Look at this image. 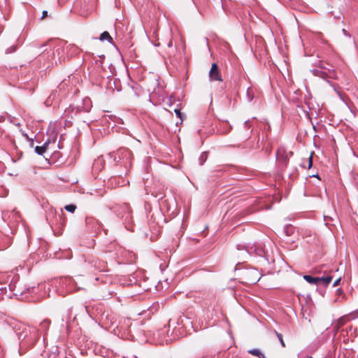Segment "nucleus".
I'll return each instance as SVG.
<instances>
[{
	"instance_id": "1",
	"label": "nucleus",
	"mask_w": 358,
	"mask_h": 358,
	"mask_svg": "<svg viewBox=\"0 0 358 358\" xmlns=\"http://www.w3.org/2000/svg\"><path fill=\"white\" fill-rule=\"evenodd\" d=\"M41 56L43 58H46L52 62V64H57V61L55 59V55L58 56V60H65L66 57H73L79 52V49L77 46L72 44H66L60 43L55 45L52 41H48L40 47Z\"/></svg>"
},
{
	"instance_id": "2",
	"label": "nucleus",
	"mask_w": 358,
	"mask_h": 358,
	"mask_svg": "<svg viewBox=\"0 0 358 358\" xmlns=\"http://www.w3.org/2000/svg\"><path fill=\"white\" fill-rule=\"evenodd\" d=\"M15 333L20 340V348L32 345L38 338V330L23 324L16 326Z\"/></svg>"
},
{
	"instance_id": "3",
	"label": "nucleus",
	"mask_w": 358,
	"mask_h": 358,
	"mask_svg": "<svg viewBox=\"0 0 358 358\" xmlns=\"http://www.w3.org/2000/svg\"><path fill=\"white\" fill-rule=\"evenodd\" d=\"M243 279L246 284H255L261 278V274L258 270L255 268L247 269L242 273Z\"/></svg>"
},
{
	"instance_id": "4",
	"label": "nucleus",
	"mask_w": 358,
	"mask_h": 358,
	"mask_svg": "<svg viewBox=\"0 0 358 358\" xmlns=\"http://www.w3.org/2000/svg\"><path fill=\"white\" fill-rule=\"evenodd\" d=\"M131 159V153L127 148H120L115 155V160L120 161L125 159L130 161Z\"/></svg>"
},
{
	"instance_id": "5",
	"label": "nucleus",
	"mask_w": 358,
	"mask_h": 358,
	"mask_svg": "<svg viewBox=\"0 0 358 358\" xmlns=\"http://www.w3.org/2000/svg\"><path fill=\"white\" fill-rule=\"evenodd\" d=\"M209 77L211 80L222 81L218 66L215 63H213L211 66V69L209 72Z\"/></svg>"
},
{
	"instance_id": "6",
	"label": "nucleus",
	"mask_w": 358,
	"mask_h": 358,
	"mask_svg": "<svg viewBox=\"0 0 358 358\" xmlns=\"http://www.w3.org/2000/svg\"><path fill=\"white\" fill-rule=\"evenodd\" d=\"M73 280L71 278H60L59 279V284L61 287H66L67 292H71L72 289L70 287L71 285H73Z\"/></svg>"
},
{
	"instance_id": "7",
	"label": "nucleus",
	"mask_w": 358,
	"mask_h": 358,
	"mask_svg": "<svg viewBox=\"0 0 358 358\" xmlns=\"http://www.w3.org/2000/svg\"><path fill=\"white\" fill-rule=\"evenodd\" d=\"M303 279L306 280L308 283L312 285L319 284V277H313L311 275H305Z\"/></svg>"
},
{
	"instance_id": "8",
	"label": "nucleus",
	"mask_w": 358,
	"mask_h": 358,
	"mask_svg": "<svg viewBox=\"0 0 358 358\" xmlns=\"http://www.w3.org/2000/svg\"><path fill=\"white\" fill-rule=\"evenodd\" d=\"M332 275H327L325 277H319V284H323L324 285H327L332 280Z\"/></svg>"
},
{
	"instance_id": "9",
	"label": "nucleus",
	"mask_w": 358,
	"mask_h": 358,
	"mask_svg": "<svg viewBox=\"0 0 358 358\" xmlns=\"http://www.w3.org/2000/svg\"><path fill=\"white\" fill-rule=\"evenodd\" d=\"M346 321H347V320L345 317H341V318L338 319L336 322V323L334 324V328L335 329L336 331H337L340 327L343 326L345 324Z\"/></svg>"
},
{
	"instance_id": "10",
	"label": "nucleus",
	"mask_w": 358,
	"mask_h": 358,
	"mask_svg": "<svg viewBox=\"0 0 358 358\" xmlns=\"http://www.w3.org/2000/svg\"><path fill=\"white\" fill-rule=\"evenodd\" d=\"M48 143L45 142L42 146H36L35 148V152L39 155H42L46 150Z\"/></svg>"
},
{
	"instance_id": "11",
	"label": "nucleus",
	"mask_w": 358,
	"mask_h": 358,
	"mask_svg": "<svg viewBox=\"0 0 358 358\" xmlns=\"http://www.w3.org/2000/svg\"><path fill=\"white\" fill-rule=\"evenodd\" d=\"M99 40L101 41L106 40L109 43H111L112 37L110 36V35L109 34V33L108 31H103V33L101 34V35L99 36Z\"/></svg>"
},
{
	"instance_id": "12",
	"label": "nucleus",
	"mask_w": 358,
	"mask_h": 358,
	"mask_svg": "<svg viewBox=\"0 0 358 358\" xmlns=\"http://www.w3.org/2000/svg\"><path fill=\"white\" fill-rule=\"evenodd\" d=\"M248 352L254 356H257V357H264L263 355L262 354L261 351L259 350V349H252V350H250L248 351Z\"/></svg>"
},
{
	"instance_id": "13",
	"label": "nucleus",
	"mask_w": 358,
	"mask_h": 358,
	"mask_svg": "<svg viewBox=\"0 0 358 358\" xmlns=\"http://www.w3.org/2000/svg\"><path fill=\"white\" fill-rule=\"evenodd\" d=\"M64 208L68 212L73 213L75 211L76 207L73 204H69V205H66Z\"/></svg>"
},
{
	"instance_id": "14",
	"label": "nucleus",
	"mask_w": 358,
	"mask_h": 358,
	"mask_svg": "<svg viewBox=\"0 0 358 358\" xmlns=\"http://www.w3.org/2000/svg\"><path fill=\"white\" fill-rule=\"evenodd\" d=\"M275 333L280 343V344L282 345V347H285V342L283 341V338H282V336L281 334L278 333V331H275Z\"/></svg>"
},
{
	"instance_id": "15",
	"label": "nucleus",
	"mask_w": 358,
	"mask_h": 358,
	"mask_svg": "<svg viewBox=\"0 0 358 358\" xmlns=\"http://www.w3.org/2000/svg\"><path fill=\"white\" fill-rule=\"evenodd\" d=\"M313 152H312L310 154V155L309 156V157L308 159V169H310L313 166Z\"/></svg>"
},
{
	"instance_id": "16",
	"label": "nucleus",
	"mask_w": 358,
	"mask_h": 358,
	"mask_svg": "<svg viewBox=\"0 0 358 358\" xmlns=\"http://www.w3.org/2000/svg\"><path fill=\"white\" fill-rule=\"evenodd\" d=\"M174 111H175L176 115L180 119V122H182V114L180 113V110L179 108H176V109H174Z\"/></svg>"
},
{
	"instance_id": "17",
	"label": "nucleus",
	"mask_w": 358,
	"mask_h": 358,
	"mask_svg": "<svg viewBox=\"0 0 358 358\" xmlns=\"http://www.w3.org/2000/svg\"><path fill=\"white\" fill-rule=\"evenodd\" d=\"M252 251H250V250H246L245 252H243L242 254V259H245L246 257L250 255V253H252Z\"/></svg>"
},
{
	"instance_id": "18",
	"label": "nucleus",
	"mask_w": 358,
	"mask_h": 358,
	"mask_svg": "<svg viewBox=\"0 0 358 358\" xmlns=\"http://www.w3.org/2000/svg\"><path fill=\"white\" fill-rule=\"evenodd\" d=\"M255 252L257 253V255H258L259 256H262L263 255V250L262 248H257V249H255Z\"/></svg>"
},
{
	"instance_id": "19",
	"label": "nucleus",
	"mask_w": 358,
	"mask_h": 358,
	"mask_svg": "<svg viewBox=\"0 0 358 358\" xmlns=\"http://www.w3.org/2000/svg\"><path fill=\"white\" fill-rule=\"evenodd\" d=\"M9 217H10V216L8 215V212H2V218L4 220H8Z\"/></svg>"
},
{
	"instance_id": "20",
	"label": "nucleus",
	"mask_w": 358,
	"mask_h": 358,
	"mask_svg": "<svg viewBox=\"0 0 358 358\" xmlns=\"http://www.w3.org/2000/svg\"><path fill=\"white\" fill-rule=\"evenodd\" d=\"M15 49L16 48L15 46H12L11 48H8L6 50V54H8V53H11L14 51H15Z\"/></svg>"
},
{
	"instance_id": "21",
	"label": "nucleus",
	"mask_w": 358,
	"mask_h": 358,
	"mask_svg": "<svg viewBox=\"0 0 358 358\" xmlns=\"http://www.w3.org/2000/svg\"><path fill=\"white\" fill-rule=\"evenodd\" d=\"M341 280V277H339L338 279H336V280L334 281V284H333V287H335L338 286V285H339V283H340Z\"/></svg>"
},
{
	"instance_id": "22",
	"label": "nucleus",
	"mask_w": 358,
	"mask_h": 358,
	"mask_svg": "<svg viewBox=\"0 0 358 358\" xmlns=\"http://www.w3.org/2000/svg\"><path fill=\"white\" fill-rule=\"evenodd\" d=\"M201 159H202V162H201V164H203V162L206 160V155L205 154H202V155L201 156Z\"/></svg>"
},
{
	"instance_id": "23",
	"label": "nucleus",
	"mask_w": 358,
	"mask_h": 358,
	"mask_svg": "<svg viewBox=\"0 0 358 358\" xmlns=\"http://www.w3.org/2000/svg\"><path fill=\"white\" fill-rule=\"evenodd\" d=\"M334 90L336 92L337 94L340 96V98H341V99H343V96H342V94H341V92H340L339 91H338L336 88L334 89Z\"/></svg>"
},
{
	"instance_id": "24",
	"label": "nucleus",
	"mask_w": 358,
	"mask_h": 358,
	"mask_svg": "<svg viewBox=\"0 0 358 358\" xmlns=\"http://www.w3.org/2000/svg\"><path fill=\"white\" fill-rule=\"evenodd\" d=\"M22 134L24 137H26L27 139H29V140H31V139H32V138H29L28 135H27L26 133H24V131H22Z\"/></svg>"
},
{
	"instance_id": "25",
	"label": "nucleus",
	"mask_w": 358,
	"mask_h": 358,
	"mask_svg": "<svg viewBox=\"0 0 358 358\" xmlns=\"http://www.w3.org/2000/svg\"><path fill=\"white\" fill-rule=\"evenodd\" d=\"M47 15H48V11L44 10V11L43 12V15H42L41 18H42V19H43V18H44Z\"/></svg>"
},
{
	"instance_id": "26",
	"label": "nucleus",
	"mask_w": 358,
	"mask_h": 358,
	"mask_svg": "<svg viewBox=\"0 0 358 358\" xmlns=\"http://www.w3.org/2000/svg\"><path fill=\"white\" fill-rule=\"evenodd\" d=\"M6 117L3 115H0V122L5 121Z\"/></svg>"
},
{
	"instance_id": "27",
	"label": "nucleus",
	"mask_w": 358,
	"mask_h": 358,
	"mask_svg": "<svg viewBox=\"0 0 358 358\" xmlns=\"http://www.w3.org/2000/svg\"><path fill=\"white\" fill-rule=\"evenodd\" d=\"M52 95H50L48 99L46 100L45 103L48 105L50 104V99H51V97H52Z\"/></svg>"
},
{
	"instance_id": "28",
	"label": "nucleus",
	"mask_w": 358,
	"mask_h": 358,
	"mask_svg": "<svg viewBox=\"0 0 358 358\" xmlns=\"http://www.w3.org/2000/svg\"><path fill=\"white\" fill-rule=\"evenodd\" d=\"M12 215H13V218H14V219H16V217H17V212L13 213Z\"/></svg>"
},
{
	"instance_id": "29",
	"label": "nucleus",
	"mask_w": 358,
	"mask_h": 358,
	"mask_svg": "<svg viewBox=\"0 0 358 358\" xmlns=\"http://www.w3.org/2000/svg\"><path fill=\"white\" fill-rule=\"evenodd\" d=\"M343 34H344L345 36H350V35L347 33V31H346V30H345V29H343Z\"/></svg>"
},
{
	"instance_id": "30",
	"label": "nucleus",
	"mask_w": 358,
	"mask_h": 358,
	"mask_svg": "<svg viewBox=\"0 0 358 358\" xmlns=\"http://www.w3.org/2000/svg\"><path fill=\"white\" fill-rule=\"evenodd\" d=\"M165 282H166L165 288H168L169 282H167V279L165 280Z\"/></svg>"
},
{
	"instance_id": "31",
	"label": "nucleus",
	"mask_w": 358,
	"mask_h": 358,
	"mask_svg": "<svg viewBox=\"0 0 358 358\" xmlns=\"http://www.w3.org/2000/svg\"><path fill=\"white\" fill-rule=\"evenodd\" d=\"M157 86H158V88H159V86H160V84H159V82H158Z\"/></svg>"
},
{
	"instance_id": "32",
	"label": "nucleus",
	"mask_w": 358,
	"mask_h": 358,
	"mask_svg": "<svg viewBox=\"0 0 358 358\" xmlns=\"http://www.w3.org/2000/svg\"><path fill=\"white\" fill-rule=\"evenodd\" d=\"M264 358H265V357H264Z\"/></svg>"
}]
</instances>
